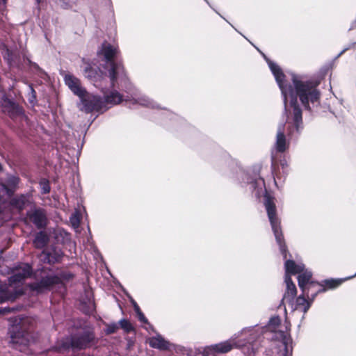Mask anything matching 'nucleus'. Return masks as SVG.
Returning a JSON list of instances; mask_svg holds the SVG:
<instances>
[{
	"instance_id": "412c9836",
	"label": "nucleus",
	"mask_w": 356,
	"mask_h": 356,
	"mask_svg": "<svg viewBox=\"0 0 356 356\" xmlns=\"http://www.w3.org/2000/svg\"><path fill=\"white\" fill-rule=\"evenodd\" d=\"M148 342L151 348H156L159 350H170L171 347V343L159 334H156L154 337H149Z\"/></svg>"
},
{
	"instance_id": "f704fd0d",
	"label": "nucleus",
	"mask_w": 356,
	"mask_h": 356,
	"mask_svg": "<svg viewBox=\"0 0 356 356\" xmlns=\"http://www.w3.org/2000/svg\"><path fill=\"white\" fill-rule=\"evenodd\" d=\"M41 185V192L42 194H47L50 192V186L49 181L47 179H42L40 181Z\"/></svg>"
},
{
	"instance_id": "de8ad7c7",
	"label": "nucleus",
	"mask_w": 356,
	"mask_h": 356,
	"mask_svg": "<svg viewBox=\"0 0 356 356\" xmlns=\"http://www.w3.org/2000/svg\"><path fill=\"white\" fill-rule=\"evenodd\" d=\"M210 7H211L210 3L209 2L208 0H204Z\"/></svg>"
},
{
	"instance_id": "ea45409f",
	"label": "nucleus",
	"mask_w": 356,
	"mask_h": 356,
	"mask_svg": "<svg viewBox=\"0 0 356 356\" xmlns=\"http://www.w3.org/2000/svg\"><path fill=\"white\" fill-rule=\"evenodd\" d=\"M312 95H313V102H314L315 99H317L318 98L319 95H318V92L316 90L313 89Z\"/></svg>"
},
{
	"instance_id": "09e8293b",
	"label": "nucleus",
	"mask_w": 356,
	"mask_h": 356,
	"mask_svg": "<svg viewBox=\"0 0 356 356\" xmlns=\"http://www.w3.org/2000/svg\"><path fill=\"white\" fill-rule=\"evenodd\" d=\"M1 170H2V165H1V164L0 163V171H1Z\"/></svg>"
},
{
	"instance_id": "20e7f679",
	"label": "nucleus",
	"mask_w": 356,
	"mask_h": 356,
	"mask_svg": "<svg viewBox=\"0 0 356 356\" xmlns=\"http://www.w3.org/2000/svg\"><path fill=\"white\" fill-rule=\"evenodd\" d=\"M243 337H246L247 336L241 334V332L238 337H233L227 341L207 346L204 349V352L207 353L209 352H213L215 353H227L234 348L242 350L248 339L246 338H243Z\"/></svg>"
},
{
	"instance_id": "7ed1b4c3",
	"label": "nucleus",
	"mask_w": 356,
	"mask_h": 356,
	"mask_svg": "<svg viewBox=\"0 0 356 356\" xmlns=\"http://www.w3.org/2000/svg\"><path fill=\"white\" fill-rule=\"evenodd\" d=\"M97 54L99 56H102L104 57V63L102 64V67L107 70L108 78L113 86H115L118 79L121 81L126 80V72L121 60L119 59V50L117 47L104 42Z\"/></svg>"
},
{
	"instance_id": "393cba45",
	"label": "nucleus",
	"mask_w": 356,
	"mask_h": 356,
	"mask_svg": "<svg viewBox=\"0 0 356 356\" xmlns=\"http://www.w3.org/2000/svg\"><path fill=\"white\" fill-rule=\"evenodd\" d=\"M49 241L47 234L44 231H40L35 234L33 243L35 248L42 249L48 244Z\"/></svg>"
},
{
	"instance_id": "f257e3e1",
	"label": "nucleus",
	"mask_w": 356,
	"mask_h": 356,
	"mask_svg": "<svg viewBox=\"0 0 356 356\" xmlns=\"http://www.w3.org/2000/svg\"><path fill=\"white\" fill-rule=\"evenodd\" d=\"M262 56L281 91L284 103L283 115L286 116L289 140L296 138L303 129L302 110L298 103V98L306 109H309V101L312 100V78L305 74L291 73L292 83H288L282 68L264 54L262 53Z\"/></svg>"
},
{
	"instance_id": "c9c22d12",
	"label": "nucleus",
	"mask_w": 356,
	"mask_h": 356,
	"mask_svg": "<svg viewBox=\"0 0 356 356\" xmlns=\"http://www.w3.org/2000/svg\"><path fill=\"white\" fill-rule=\"evenodd\" d=\"M280 165H281L282 170L283 181H284L285 179L286 175L288 174L289 164H288L287 161H286V159H284L280 161Z\"/></svg>"
},
{
	"instance_id": "9d476101",
	"label": "nucleus",
	"mask_w": 356,
	"mask_h": 356,
	"mask_svg": "<svg viewBox=\"0 0 356 356\" xmlns=\"http://www.w3.org/2000/svg\"><path fill=\"white\" fill-rule=\"evenodd\" d=\"M60 282V278L55 275L42 277L40 280L29 284V289L36 294H40L49 291L51 288Z\"/></svg>"
},
{
	"instance_id": "9b49d317",
	"label": "nucleus",
	"mask_w": 356,
	"mask_h": 356,
	"mask_svg": "<svg viewBox=\"0 0 356 356\" xmlns=\"http://www.w3.org/2000/svg\"><path fill=\"white\" fill-rule=\"evenodd\" d=\"M86 65L83 69V75L86 78L90 80L94 83V86L97 88H101L102 86V82L106 78H108L107 70L99 69L97 71L94 69L90 64L86 63Z\"/></svg>"
},
{
	"instance_id": "7c9ffc66",
	"label": "nucleus",
	"mask_w": 356,
	"mask_h": 356,
	"mask_svg": "<svg viewBox=\"0 0 356 356\" xmlns=\"http://www.w3.org/2000/svg\"><path fill=\"white\" fill-rule=\"evenodd\" d=\"M106 327L104 332L107 335L115 333L119 328L117 323H106Z\"/></svg>"
},
{
	"instance_id": "a18cd8bd",
	"label": "nucleus",
	"mask_w": 356,
	"mask_h": 356,
	"mask_svg": "<svg viewBox=\"0 0 356 356\" xmlns=\"http://www.w3.org/2000/svg\"><path fill=\"white\" fill-rule=\"evenodd\" d=\"M166 115H167L168 116H170V118H172V116H173V114H172V113H171L170 111H167V112H166Z\"/></svg>"
},
{
	"instance_id": "79ce46f5",
	"label": "nucleus",
	"mask_w": 356,
	"mask_h": 356,
	"mask_svg": "<svg viewBox=\"0 0 356 356\" xmlns=\"http://www.w3.org/2000/svg\"><path fill=\"white\" fill-rule=\"evenodd\" d=\"M15 309L13 307L10 308V307H5L3 309V313H8V312H10L12 311H14Z\"/></svg>"
},
{
	"instance_id": "2f4dec72",
	"label": "nucleus",
	"mask_w": 356,
	"mask_h": 356,
	"mask_svg": "<svg viewBox=\"0 0 356 356\" xmlns=\"http://www.w3.org/2000/svg\"><path fill=\"white\" fill-rule=\"evenodd\" d=\"M350 277L345 278V279H338V280H330L326 281V286L329 289H333L339 286L343 281L350 279Z\"/></svg>"
},
{
	"instance_id": "ddd939ff",
	"label": "nucleus",
	"mask_w": 356,
	"mask_h": 356,
	"mask_svg": "<svg viewBox=\"0 0 356 356\" xmlns=\"http://www.w3.org/2000/svg\"><path fill=\"white\" fill-rule=\"evenodd\" d=\"M23 294L22 289H17L7 284L0 285V303L6 301H13Z\"/></svg>"
},
{
	"instance_id": "37998d69",
	"label": "nucleus",
	"mask_w": 356,
	"mask_h": 356,
	"mask_svg": "<svg viewBox=\"0 0 356 356\" xmlns=\"http://www.w3.org/2000/svg\"><path fill=\"white\" fill-rule=\"evenodd\" d=\"M277 179L281 180L282 179V177L280 175L276 174L275 176L274 177L275 184L276 185H277Z\"/></svg>"
},
{
	"instance_id": "a19ab883",
	"label": "nucleus",
	"mask_w": 356,
	"mask_h": 356,
	"mask_svg": "<svg viewBox=\"0 0 356 356\" xmlns=\"http://www.w3.org/2000/svg\"><path fill=\"white\" fill-rule=\"evenodd\" d=\"M60 1H63V4L62 5V6L64 8H67L69 6V1L70 0H60Z\"/></svg>"
},
{
	"instance_id": "8fccbe9b",
	"label": "nucleus",
	"mask_w": 356,
	"mask_h": 356,
	"mask_svg": "<svg viewBox=\"0 0 356 356\" xmlns=\"http://www.w3.org/2000/svg\"><path fill=\"white\" fill-rule=\"evenodd\" d=\"M316 285V284L313 282V284H312L313 288H314Z\"/></svg>"
},
{
	"instance_id": "f8f14e48",
	"label": "nucleus",
	"mask_w": 356,
	"mask_h": 356,
	"mask_svg": "<svg viewBox=\"0 0 356 356\" xmlns=\"http://www.w3.org/2000/svg\"><path fill=\"white\" fill-rule=\"evenodd\" d=\"M26 216L29 220L38 229H44L48 224V218L46 211L42 208H35L27 212Z\"/></svg>"
},
{
	"instance_id": "a878e982",
	"label": "nucleus",
	"mask_w": 356,
	"mask_h": 356,
	"mask_svg": "<svg viewBox=\"0 0 356 356\" xmlns=\"http://www.w3.org/2000/svg\"><path fill=\"white\" fill-rule=\"evenodd\" d=\"M53 252H54L44 251L42 252V253L46 256L45 260H47V263L49 264H54L58 262L62 257V252L60 250H54Z\"/></svg>"
},
{
	"instance_id": "b1692460",
	"label": "nucleus",
	"mask_w": 356,
	"mask_h": 356,
	"mask_svg": "<svg viewBox=\"0 0 356 356\" xmlns=\"http://www.w3.org/2000/svg\"><path fill=\"white\" fill-rule=\"evenodd\" d=\"M131 95H134V97H132L134 104H138L140 106L152 108H159V106L156 102L145 95H139L138 97L136 93H134Z\"/></svg>"
},
{
	"instance_id": "0eeeda50",
	"label": "nucleus",
	"mask_w": 356,
	"mask_h": 356,
	"mask_svg": "<svg viewBox=\"0 0 356 356\" xmlns=\"http://www.w3.org/2000/svg\"><path fill=\"white\" fill-rule=\"evenodd\" d=\"M95 338L94 332L90 330L78 332L71 335L70 347L73 350H85L91 346Z\"/></svg>"
},
{
	"instance_id": "1a4fd4ad",
	"label": "nucleus",
	"mask_w": 356,
	"mask_h": 356,
	"mask_svg": "<svg viewBox=\"0 0 356 356\" xmlns=\"http://www.w3.org/2000/svg\"><path fill=\"white\" fill-rule=\"evenodd\" d=\"M10 270L11 275L8 277V281L11 286L23 282L25 279L30 277L32 274V267L26 263L14 265Z\"/></svg>"
},
{
	"instance_id": "5701e85b",
	"label": "nucleus",
	"mask_w": 356,
	"mask_h": 356,
	"mask_svg": "<svg viewBox=\"0 0 356 356\" xmlns=\"http://www.w3.org/2000/svg\"><path fill=\"white\" fill-rule=\"evenodd\" d=\"M284 282L286 283V289L284 294L283 300H286L291 302L296 296V286L290 276H285Z\"/></svg>"
},
{
	"instance_id": "4c0bfd02",
	"label": "nucleus",
	"mask_w": 356,
	"mask_h": 356,
	"mask_svg": "<svg viewBox=\"0 0 356 356\" xmlns=\"http://www.w3.org/2000/svg\"><path fill=\"white\" fill-rule=\"evenodd\" d=\"M137 316H138V320L140 322L144 323H148V321H147V318L145 316V315L143 314V313L142 312H138Z\"/></svg>"
},
{
	"instance_id": "f3484780",
	"label": "nucleus",
	"mask_w": 356,
	"mask_h": 356,
	"mask_svg": "<svg viewBox=\"0 0 356 356\" xmlns=\"http://www.w3.org/2000/svg\"><path fill=\"white\" fill-rule=\"evenodd\" d=\"M260 336L256 339L254 334L251 332L248 337L244 347L242 349L243 353L245 356H254L259 351V345H260Z\"/></svg>"
},
{
	"instance_id": "e433bc0d",
	"label": "nucleus",
	"mask_w": 356,
	"mask_h": 356,
	"mask_svg": "<svg viewBox=\"0 0 356 356\" xmlns=\"http://www.w3.org/2000/svg\"><path fill=\"white\" fill-rule=\"evenodd\" d=\"M29 88H30V90H31V97L29 98V102L31 103H33L36 99V92L31 86H30Z\"/></svg>"
},
{
	"instance_id": "4468645a",
	"label": "nucleus",
	"mask_w": 356,
	"mask_h": 356,
	"mask_svg": "<svg viewBox=\"0 0 356 356\" xmlns=\"http://www.w3.org/2000/svg\"><path fill=\"white\" fill-rule=\"evenodd\" d=\"M280 323V318L279 316H273L272 318H270L268 321V323L267 325L266 326H264L262 327H261V331H259V330L260 329L259 328H257V329H255L254 327H246V328H244L242 331H241V334H244L245 336H248L250 337V334H251V332L254 333V337H256V339H258V335L260 336V339H261V334L266 332V330H268V329H274Z\"/></svg>"
},
{
	"instance_id": "cd10ccee",
	"label": "nucleus",
	"mask_w": 356,
	"mask_h": 356,
	"mask_svg": "<svg viewBox=\"0 0 356 356\" xmlns=\"http://www.w3.org/2000/svg\"><path fill=\"white\" fill-rule=\"evenodd\" d=\"M311 277L312 274L310 273L300 274L298 277V285L300 288L304 290L306 284L309 282Z\"/></svg>"
},
{
	"instance_id": "58836bf2",
	"label": "nucleus",
	"mask_w": 356,
	"mask_h": 356,
	"mask_svg": "<svg viewBox=\"0 0 356 356\" xmlns=\"http://www.w3.org/2000/svg\"><path fill=\"white\" fill-rule=\"evenodd\" d=\"M131 302L134 305V311L136 312V314H138V312H140V309L139 306L137 305V303L134 300H131Z\"/></svg>"
},
{
	"instance_id": "4be33fe9",
	"label": "nucleus",
	"mask_w": 356,
	"mask_h": 356,
	"mask_svg": "<svg viewBox=\"0 0 356 356\" xmlns=\"http://www.w3.org/2000/svg\"><path fill=\"white\" fill-rule=\"evenodd\" d=\"M282 343L284 347L283 351L279 353L280 356H291L292 355V339L287 332H280Z\"/></svg>"
},
{
	"instance_id": "72a5a7b5",
	"label": "nucleus",
	"mask_w": 356,
	"mask_h": 356,
	"mask_svg": "<svg viewBox=\"0 0 356 356\" xmlns=\"http://www.w3.org/2000/svg\"><path fill=\"white\" fill-rule=\"evenodd\" d=\"M70 221L74 227H79L80 225V217L77 212L71 215Z\"/></svg>"
},
{
	"instance_id": "dca6fc26",
	"label": "nucleus",
	"mask_w": 356,
	"mask_h": 356,
	"mask_svg": "<svg viewBox=\"0 0 356 356\" xmlns=\"http://www.w3.org/2000/svg\"><path fill=\"white\" fill-rule=\"evenodd\" d=\"M64 81L70 90L78 97L82 96L86 91V89L81 86L80 80L72 74H66Z\"/></svg>"
},
{
	"instance_id": "49530a36",
	"label": "nucleus",
	"mask_w": 356,
	"mask_h": 356,
	"mask_svg": "<svg viewBox=\"0 0 356 356\" xmlns=\"http://www.w3.org/2000/svg\"><path fill=\"white\" fill-rule=\"evenodd\" d=\"M35 2H36V4H37L38 6H39V5H40V3L42 2V0H35Z\"/></svg>"
},
{
	"instance_id": "423d86ee",
	"label": "nucleus",
	"mask_w": 356,
	"mask_h": 356,
	"mask_svg": "<svg viewBox=\"0 0 356 356\" xmlns=\"http://www.w3.org/2000/svg\"><path fill=\"white\" fill-rule=\"evenodd\" d=\"M10 343L14 348L24 351L30 342V334L22 330L20 325H15L9 330Z\"/></svg>"
},
{
	"instance_id": "6e6552de",
	"label": "nucleus",
	"mask_w": 356,
	"mask_h": 356,
	"mask_svg": "<svg viewBox=\"0 0 356 356\" xmlns=\"http://www.w3.org/2000/svg\"><path fill=\"white\" fill-rule=\"evenodd\" d=\"M120 83H124V84H127L128 83L127 77L126 76L125 81H121L118 79L115 83V86H113L111 85V82L110 81V86L112 88L111 91H109L108 89L104 88L102 86L101 88H99L104 94L103 101L104 102V111L109 108V106L118 104L123 101L122 95L117 90L115 89V87L120 88Z\"/></svg>"
},
{
	"instance_id": "39448f33",
	"label": "nucleus",
	"mask_w": 356,
	"mask_h": 356,
	"mask_svg": "<svg viewBox=\"0 0 356 356\" xmlns=\"http://www.w3.org/2000/svg\"><path fill=\"white\" fill-rule=\"evenodd\" d=\"M80 99V110L86 113L92 111H104V102L103 98L99 95H95L88 92L86 90Z\"/></svg>"
},
{
	"instance_id": "aec40b11",
	"label": "nucleus",
	"mask_w": 356,
	"mask_h": 356,
	"mask_svg": "<svg viewBox=\"0 0 356 356\" xmlns=\"http://www.w3.org/2000/svg\"><path fill=\"white\" fill-rule=\"evenodd\" d=\"M1 104L3 111L6 113L10 118L16 117L22 113L19 106L6 96L2 97Z\"/></svg>"
},
{
	"instance_id": "bb28decb",
	"label": "nucleus",
	"mask_w": 356,
	"mask_h": 356,
	"mask_svg": "<svg viewBox=\"0 0 356 356\" xmlns=\"http://www.w3.org/2000/svg\"><path fill=\"white\" fill-rule=\"evenodd\" d=\"M309 308V302L302 296H299L296 299V309L304 313L307 312Z\"/></svg>"
},
{
	"instance_id": "f03ea898",
	"label": "nucleus",
	"mask_w": 356,
	"mask_h": 356,
	"mask_svg": "<svg viewBox=\"0 0 356 356\" xmlns=\"http://www.w3.org/2000/svg\"><path fill=\"white\" fill-rule=\"evenodd\" d=\"M259 170L251 175L241 169H238V174L244 184L250 186V188L255 193V196L259 198L264 194V206L267 211L268 217L275 235L276 241L280 246V250L284 259L285 276L300 274L303 272L305 265L302 263H296L293 259L287 257V248L285 245L283 234L281 230L280 221L276 214V207L273 198L266 192L264 179L260 176Z\"/></svg>"
},
{
	"instance_id": "c756f323",
	"label": "nucleus",
	"mask_w": 356,
	"mask_h": 356,
	"mask_svg": "<svg viewBox=\"0 0 356 356\" xmlns=\"http://www.w3.org/2000/svg\"><path fill=\"white\" fill-rule=\"evenodd\" d=\"M28 63L30 65L31 70L35 72L39 76L41 77H44V76L47 75L45 72L40 67V66L34 62H32L30 59L27 58Z\"/></svg>"
},
{
	"instance_id": "6ab92c4d",
	"label": "nucleus",
	"mask_w": 356,
	"mask_h": 356,
	"mask_svg": "<svg viewBox=\"0 0 356 356\" xmlns=\"http://www.w3.org/2000/svg\"><path fill=\"white\" fill-rule=\"evenodd\" d=\"M284 124H280L277 127L276 135V141L275 143V148L277 152L283 153L289 147V142L286 141V136L284 134Z\"/></svg>"
},
{
	"instance_id": "a211bd4d",
	"label": "nucleus",
	"mask_w": 356,
	"mask_h": 356,
	"mask_svg": "<svg viewBox=\"0 0 356 356\" xmlns=\"http://www.w3.org/2000/svg\"><path fill=\"white\" fill-rule=\"evenodd\" d=\"M9 206L18 211H23L29 203L30 196L29 194H20L9 197Z\"/></svg>"
},
{
	"instance_id": "473e14b6",
	"label": "nucleus",
	"mask_w": 356,
	"mask_h": 356,
	"mask_svg": "<svg viewBox=\"0 0 356 356\" xmlns=\"http://www.w3.org/2000/svg\"><path fill=\"white\" fill-rule=\"evenodd\" d=\"M15 55L14 54L10 51L8 49H6V51L3 56V58L7 60L8 63L10 66H13L15 65V61L14 59Z\"/></svg>"
},
{
	"instance_id": "2eb2a0df",
	"label": "nucleus",
	"mask_w": 356,
	"mask_h": 356,
	"mask_svg": "<svg viewBox=\"0 0 356 356\" xmlns=\"http://www.w3.org/2000/svg\"><path fill=\"white\" fill-rule=\"evenodd\" d=\"M19 178L17 176L8 175L6 179L0 183L1 192L8 197L14 195L18 187Z\"/></svg>"
},
{
	"instance_id": "c03bdc74",
	"label": "nucleus",
	"mask_w": 356,
	"mask_h": 356,
	"mask_svg": "<svg viewBox=\"0 0 356 356\" xmlns=\"http://www.w3.org/2000/svg\"><path fill=\"white\" fill-rule=\"evenodd\" d=\"M7 0H0V4L2 6H5L6 4Z\"/></svg>"
},
{
	"instance_id": "c85d7f7f",
	"label": "nucleus",
	"mask_w": 356,
	"mask_h": 356,
	"mask_svg": "<svg viewBox=\"0 0 356 356\" xmlns=\"http://www.w3.org/2000/svg\"><path fill=\"white\" fill-rule=\"evenodd\" d=\"M118 324L126 333H129L134 330L131 323L125 318L121 319Z\"/></svg>"
}]
</instances>
